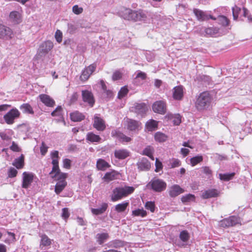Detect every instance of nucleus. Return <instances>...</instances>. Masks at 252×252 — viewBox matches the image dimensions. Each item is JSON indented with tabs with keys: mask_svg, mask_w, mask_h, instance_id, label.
<instances>
[{
	"mask_svg": "<svg viewBox=\"0 0 252 252\" xmlns=\"http://www.w3.org/2000/svg\"><path fill=\"white\" fill-rule=\"evenodd\" d=\"M120 15L124 19L134 21H144L147 19V13L141 10H132L129 8H123Z\"/></svg>",
	"mask_w": 252,
	"mask_h": 252,
	"instance_id": "nucleus-1",
	"label": "nucleus"
},
{
	"mask_svg": "<svg viewBox=\"0 0 252 252\" xmlns=\"http://www.w3.org/2000/svg\"><path fill=\"white\" fill-rule=\"evenodd\" d=\"M135 190L133 187L124 186L114 188L111 194V200L116 202L132 194Z\"/></svg>",
	"mask_w": 252,
	"mask_h": 252,
	"instance_id": "nucleus-2",
	"label": "nucleus"
},
{
	"mask_svg": "<svg viewBox=\"0 0 252 252\" xmlns=\"http://www.w3.org/2000/svg\"><path fill=\"white\" fill-rule=\"evenodd\" d=\"M211 102V97L210 94L204 92L201 93L196 99L195 107L199 111H202L209 108Z\"/></svg>",
	"mask_w": 252,
	"mask_h": 252,
	"instance_id": "nucleus-3",
	"label": "nucleus"
},
{
	"mask_svg": "<svg viewBox=\"0 0 252 252\" xmlns=\"http://www.w3.org/2000/svg\"><path fill=\"white\" fill-rule=\"evenodd\" d=\"M51 158L52 159V164L53 165L51 171L49 173L50 175L56 174H60L61 178H64L67 177V174L61 172L59 168V160L60 157L59 156V152L54 151L50 153Z\"/></svg>",
	"mask_w": 252,
	"mask_h": 252,
	"instance_id": "nucleus-4",
	"label": "nucleus"
},
{
	"mask_svg": "<svg viewBox=\"0 0 252 252\" xmlns=\"http://www.w3.org/2000/svg\"><path fill=\"white\" fill-rule=\"evenodd\" d=\"M148 186L156 192H161L165 189L166 184L161 179L154 178L149 183Z\"/></svg>",
	"mask_w": 252,
	"mask_h": 252,
	"instance_id": "nucleus-5",
	"label": "nucleus"
},
{
	"mask_svg": "<svg viewBox=\"0 0 252 252\" xmlns=\"http://www.w3.org/2000/svg\"><path fill=\"white\" fill-rule=\"evenodd\" d=\"M238 224H241L240 218L235 216L224 219L219 222V225L224 228L233 226Z\"/></svg>",
	"mask_w": 252,
	"mask_h": 252,
	"instance_id": "nucleus-6",
	"label": "nucleus"
},
{
	"mask_svg": "<svg viewBox=\"0 0 252 252\" xmlns=\"http://www.w3.org/2000/svg\"><path fill=\"white\" fill-rule=\"evenodd\" d=\"M53 47V44L50 41L42 43L39 46L36 58L39 59L46 55Z\"/></svg>",
	"mask_w": 252,
	"mask_h": 252,
	"instance_id": "nucleus-7",
	"label": "nucleus"
},
{
	"mask_svg": "<svg viewBox=\"0 0 252 252\" xmlns=\"http://www.w3.org/2000/svg\"><path fill=\"white\" fill-rule=\"evenodd\" d=\"M20 115V113L16 108H13L8 111L3 116V119L5 123L8 125H12L14 123L15 119L18 118Z\"/></svg>",
	"mask_w": 252,
	"mask_h": 252,
	"instance_id": "nucleus-8",
	"label": "nucleus"
},
{
	"mask_svg": "<svg viewBox=\"0 0 252 252\" xmlns=\"http://www.w3.org/2000/svg\"><path fill=\"white\" fill-rule=\"evenodd\" d=\"M52 179L58 180V182L56 184L55 189V191L57 194H59L65 187L67 185V183L65 181L66 178H61L60 175L56 174L50 175Z\"/></svg>",
	"mask_w": 252,
	"mask_h": 252,
	"instance_id": "nucleus-9",
	"label": "nucleus"
},
{
	"mask_svg": "<svg viewBox=\"0 0 252 252\" xmlns=\"http://www.w3.org/2000/svg\"><path fill=\"white\" fill-rule=\"evenodd\" d=\"M35 179H36V177L33 173L24 172L22 174V188H29Z\"/></svg>",
	"mask_w": 252,
	"mask_h": 252,
	"instance_id": "nucleus-10",
	"label": "nucleus"
},
{
	"mask_svg": "<svg viewBox=\"0 0 252 252\" xmlns=\"http://www.w3.org/2000/svg\"><path fill=\"white\" fill-rule=\"evenodd\" d=\"M153 110L160 114H164L166 111V102L164 100H158L156 101L152 106Z\"/></svg>",
	"mask_w": 252,
	"mask_h": 252,
	"instance_id": "nucleus-11",
	"label": "nucleus"
},
{
	"mask_svg": "<svg viewBox=\"0 0 252 252\" xmlns=\"http://www.w3.org/2000/svg\"><path fill=\"white\" fill-rule=\"evenodd\" d=\"M125 123L126 128L130 131H138L141 128V124L138 121L127 119Z\"/></svg>",
	"mask_w": 252,
	"mask_h": 252,
	"instance_id": "nucleus-12",
	"label": "nucleus"
},
{
	"mask_svg": "<svg viewBox=\"0 0 252 252\" xmlns=\"http://www.w3.org/2000/svg\"><path fill=\"white\" fill-rule=\"evenodd\" d=\"M242 11L243 16L248 17L249 22H252V16L249 15V11L245 8L241 9L240 7L235 6L232 8V13L234 20H237L240 12Z\"/></svg>",
	"mask_w": 252,
	"mask_h": 252,
	"instance_id": "nucleus-13",
	"label": "nucleus"
},
{
	"mask_svg": "<svg viewBox=\"0 0 252 252\" xmlns=\"http://www.w3.org/2000/svg\"><path fill=\"white\" fill-rule=\"evenodd\" d=\"M147 110V106L144 103H135L130 108L131 111L141 116L145 114Z\"/></svg>",
	"mask_w": 252,
	"mask_h": 252,
	"instance_id": "nucleus-14",
	"label": "nucleus"
},
{
	"mask_svg": "<svg viewBox=\"0 0 252 252\" xmlns=\"http://www.w3.org/2000/svg\"><path fill=\"white\" fill-rule=\"evenodd\" d=\"M96 65L93 64L86 67L82 72L80 76L81 81H86L87 80L91 75L95 71Z\"/></svg>",
	"mask_w": 252,
	"mask_h": 252,
	"instance_id": "nucleus-15",
	"label": "nucleus"
},
{
	"mask_svg": "<svg viewBox=\"0 0 252 252\" xmlns=\"http://www.w3.org/2000/svg\"><path fill=\"white\" fill-rule=\"evenodd\" d=\"M179 238L181 241L176 242V245L179 247H186L190 238L189 234L187 230H183L179 234Z\"/></svg>",
	"mask_w": 252,
	"mask_h": 252,
	"instance_id": "nucleus-16",
	"label": "nucleus"
},
{
	"mask_svg": "<svg viewBox=\"0 0 252 252\" xmlns=\"http://www.w3.org/2000/svg\"><path fill=\"white\" fill-rule=\"evenodd\" d=\"M193 13L196 16L198 20L200 21H207L209 19H215L214 17L211 15L208 14L206 12H204L198 9H194Z\"/></svg>",
	"mask_w": 252,
	"mask_h": 252,
	"instance_id": "nucleus-17",
	"label": "nucleus"
},
{
	"mask_svg": "<svg viewBox=\"0 0 252 252\" xmlns=\"http://www.w3.org/2000/svg\"><path fill=\"white\" fill-rule=\"evenodd\" d=\"M94 127L99 131H103L106 128L105 123L98 115L96 114L94 118Z\"/></svg>",
	"mask_w": 252,
	"mask_h": 252,
	"instance_id": "nucleus-18",
	"label": "nucleus"
},
{
	"mask_svg": "<svg viewBox=\"0 0 252 252\" xmlns=\"http://www.w3.org/2000/svg\"><path fill=\"white\" fill-rule=\"evenodd\" d=\"M12 34L13 32L9 28L0 24V38H11Z\"/></svg>",
	"mask_w": 252,
	"mask_h": 252,
	"instance_id": "nucleus-19",
	"label": "nucleus"
},
{
	"mask_svg": "<svg viewBox=\"0 0 252 252\" xmlns=\"http://www.w3.org/2000/svg\"><path fill=\"white\" fill-rule=\"evenodd\" d=\"M40 101L47 107H53L55 102L49 95L46 94H41L39 95Z\"/></svg>",
	"mask_w": 252,
	"mask_h": 252,
	"instance_id": "nucleus-20",
	"label": "nucleus"
},
{
	"mask_svg": "<svg viewBox=\"0 0 252 252\" xmlns=\"http://www.w3.org/2000/svg\"><path fill=\"white\" fill-rule=\"evenodd\" d=\"M82 95L83 101L88 103L91 106H93L94 100L92 93L87 90L82 91Z\"/></svg>",
	"mask_w": 252,
	"mask_h": 252,
	"instance_id": "nucleus-21",
	"label": "nucleus"
},
{
	"mask_svg": "<svg viewBox=\"0 0 252 252\" xmlns=\"http://www.w3.org/2000/svg\"><path fill=\"white\" fill-rule=\"evenodd\" d=\"M202 30L204 31V32H202V33L204 34V33L205 35L214 37L220 35V30L216 27L203 28Z\"/></svg>",
	"mask_w": 252,
	"mask_h": 252,
	"instance_id": "nucleus-22",
	"label": "nucleus"
},
{
	"mask_svg": "<svg viewBox=\"0 0 252 252\" xmlns=\"http://www.w3.org/2000/svg\"><path fill=\"white\" fill-rule=\"evenodd\" d=\"M138 168L142 171L149 170L151 168V163L148 160L145 158H143L139 160L137 163Z\"/></svg>",
	"mask_w": 252,
	"mask_h": 252,
	"instance_id": "nucleus-23",
	"label": "nucleus"
},
{
	"mask_svg": "<svg viewBox=\"0 0 252 252\" xmlns=\"http://www.w3.org/2000/svg\"><path fill=\"white\" fill-rule=\"evenodd\" d=\"M10 21L14 24H18L22 21L21 14L17 11H13L9 14Z\"/></svg>",
	"mask_w": 252,
	"mask_h": 252,
	"instance_id": "nucleus-24",
	"label": "nucleus"
},
{
	"mask_svg": "<svg viewBox=\"0 0 252 252\" xmlns=\"http://www.w3.org/2000/svg\"><path fill=\"white\" fill-rule=\"evenodd\" d=\"M119 173L115 170H112L110 172H108L104 175L103 179L105 182H109L114 180L118 179L119 176Z\"/></svg>",
	"mask_w": 252,
	"mask_h": 252,
	"instance_id": "nucleus-25",
	"label": "nucleus"
},
{
	"mask_svg": "<svg viewBox=\"0 0 252 252\" xmlns=\"http://www.w3.org/2000/svg\"><path fill=\"white\" fill-rule=\"evenodd\" d=\"M130 152L126 149H118L114 152L115 157L119 159H124L129 156Z\"/></svg>",
	"mask_w": 252,
	"mask_h": 252,
	"instance_id": "nucleus-26",
	"label": "nucleus"
},
{
	"mask_svg": "<svg viewBox=\"0 0 252 252\" xmlns=\"http://www.w3.org/2000/svg\"><path fill=\"white\" fill-rule=\"evenodd\" d=\"M184 95L183 87L182 86H176L173 89V97L176 100H181Z\"/></svg>",
	"mask_w": 252,
	"mask_h": 252,
	"instance_id": "nucleus-27",
	"label": "nucleus"
},
{
	"mask_svg": "<svg viewBox=\"0 0 252 252\" xmlns=\"http://www.w3.org/2000/svg\"><path fill=\"white\" fill-rule=\"evenodd\" d=\"M183 192L184 189L177 185L171 186L169 190V195L172 197H176Z\"/></svg>",
	"mask_w": 252,
	"mask_h": 252,
	"instance_id": "nucleus-28",
	"label": "nucleus"
},
{
	"mask_svg": "<svg viewBox=\"0 0 252 252\" xmlns=\"http://www.w3.org/2000/svg\"><path fill=\"white\" fill-rule=\"evenodd\" d=\"M113 136H115L117 139L122 143H126L131 141L130 137L126 136L123 133L118 130H116L112 133Z\"/></svg>",
	"mask_w": 252,
	"mask_h": 252,
	"instance_id": "nucleus-29",
	"label": "nucleus"
},
{
	"mask_svg": "<svg viewBox=\"0 0 252 252\" xmlns=\"http://www.w3.org/2000/svg\"><path fill=\"white\" fill-rule=\"evenodd\" d=\"M40 237V248L41 250H44L45 249L44 248L50 246L52 243V240L45 234L41 235Z\"/></svg>",
	"mask_w": 252,
	"mask_h": 252,
	"instance_id": "nucleus-30",
	"label": "nucleus"
},
{
	"mask_svg": "<svg viewBox=\"0 0 252 252\" xmlns=\"http://www.w3.org/2000/svg\"><path fill=\"white\" fill-rule=\"evenodd\" d=\"M219 195V191L215 189H208L202 194L201 197L203 199H208L209 198L215 197Z\"/></svg>",
	"mask_w": 252,
	"mask_h": 252,
	"instance_id": "nucleus-31",
	"label": "nucleus"
},
{
	"mask_svg": "<svg viewBox=\"0 0 252 252\" xmlns=\"http://www.w3.org/2000/svg\"><path fill=\"white\" fill-rule=\"evenodd\" d=\"M168 119L172 120L174 125H179L181 123V116L179 114H169L166 116Z\"/></svg>",
	"mask_w": 252,
	"mask_h": 252,
	"instance_id": "nucleus-32",
	"label": "nucleus"
},
{
	"mask_svg": "<svg viewBox=\"0 0 252 252\" xmlns=\"http://www.w3.org/2000/svg\"><path fill=\"white\" fill-rule=\"evenodd\" d=\"M96 167L98 170L104 171L109 168L110 165L104 159L99 158L96 162Z\"/></svg>",
	"mask_w": 252,
	"mask_h": 252,
	"instance_id": "nucleus-33",
	"label": "nucleus"
},
{
	"mask_svg": "<svg viewBox=\"0 0 252 252\" xmlns=\"http://www.w3.org/2000/svg\"><path fill=\"white\" fill-rule=\"evenodd\" d=\"M70 117L71 120L74 122H79L85 118L84 115L78 111L70 113Z\"/></svg>",
	"mask_w": 252,
	"mask_h": 252,
	"instance_id": "nucleus-34",
	"label": "nucleus"
},
{
	"mask_svg": "<svg viewBox=\"0 0 252 252\" xmlns=\"http://www.w3.org/2000/svg\"><path fill=\"white\" fill-rule=\"evenodd\" d=\"M146 127L148 131L155 130L158 127V122L155 120H150L146 123Z\"/></svg>",
	"mask_w": 252,
	"mask_h": 252,
	"instance_id": "nucleus-35",
	"label": "nucleus"
},
{
	"mask_svg": "<svg viewBox=\"0 0 252 252\" xmlns=\"http://www.w3.org/2000/svg\"><path fill=\"white\" fill-rule=\"evenodd\" d=\"M107 207V204L104 203L101 205L100 207L96 209L92 208L91 211L92 213L94 215H100L106 211Z\"/></svg>",
	"mask_w": 252,
	"mask_h": 252,
	"instance_id": "nucleus-36",
	"label": "nucleus"
},
{
	"mask_svg": "<svg viewBox=\"0 0 252 252\" xmlns=\"http://www.w3.org/2000/svg\"><path fill=\"white\" fill-rule=\"evenodd\" d=\"M129 205V202L127 201L119 203L115 206V210L118 213L124 212Z\"/></svg>",
	"mask_w": 252,
	"mask_h": 252,
	"instance_id": "nucleus-37",
	"label": "nucleus"
},
{
	"mask_svg": "<svg viewBox=\"0 0 252 252\" xmlns=\"http://www.w3.org/2000/svg\"><path fill=\"white\" fill-rule=\"evenodd\" d=\"M154 151V148L151 146H148L143 150V155L149 157L152 160H154V158L153 155Z\"/></svg>",
	"mask_w": 252,
	"mask_h": 252,
	"instance_id": "nucleus-38",
	"label": "nucleus"
},
{
	"mask_svg": "<svg viewBox=\"0 0 252 252\" xmlns=\"http://www.w3.org/2000/svg\"><path fill=\"white\" fill-rule=\"evenodd\" d=\"M108 234L106 233H98L96 236L97 241L100 245L104 243L108 239Z\"/></svg>",
	"mask_w": 252,
	"mask_h": 252,
	"instance_id": "nucleus-39",
	"label": "nucleus"
},
{
	"mask_svg": "<svg viewBox=\"0 0 252 252\" xmlns=\"http://www.w3.org/2000/svg\"><path fill=\"white\" fill-rule=\"evenodd\" d=\"M24 155H21L19 158H16L14 160L13 165L14 166H15L17 169H21L24 166Z\"/></svg>",
	"mask_w": 252,
	"mask_h": 252,
	"instance_id": "nucleus-40",
	"label": "nucleus"
},
{
	"mask_svg": "<svg viewBox=\"0 0 252 252\" xmlns=\"http://www.w3.org/2000/svg\"><path fill=\"white\" fill-rule=\"evenodd\" d=\"M20 109L24 113L33 114L34 112L32 106L28 103H24L21 105Z\"/></svg>",
	"mask_w": 252,
	"mask_h": 252,
	"instance_id": "nucleus-41",
	"label": "nucleus"
},
{
	"mask_svg": "<svg viewBox=\"0 0 252 252\" xmlns=\"http://www.w3.org/2000/svg\"><path fill=\"white\" fill-rule=\"evenodd\" d=\"M155 139L158 142H163L167 139V136L161 132H157L155 134Z\"/></svg>",
	"mask_w": 252,
	"mask_h": 252,
	"instance_id": "nucleus-42",
	"label": "nucleus"
},
{
	"mask_svg": "<svg viewBox=\"0 0 252 252\" xmlns=\"http://www.w3.org/2000/svg\"><path fill=\"white\" fill-rule=\"evenodd\" d=\"M12 133V130L8 129L4 132H0V136L2 140L9 141L11 139Z\"/></svg>",
	"mask_w": 252,
	"mask_h": 252,
	"instance_id": "nucleus-43",
	"label": "nucleus"
},
{
	"mask_svg": "<svg viewBox=\"0 0 252 252\" xmlns=\"http://www.w3.org/2000/svg\"><path fill=\"white\" fill-rule=\"evenodd\" d=\"M101 138L99 135H96L93 132H89L87 135V140L91 142H98Z\"/></svg>",
	"mask_w": 252,
	"mask_h": 252,
	"instance_id": "nucleus-44",
	"label": "nucleus"
},
{
	"mask_svg": "<svg viewBox=\"0 0 252 252\" xmlns=\"http://www.w3.org/2000/svg\"><path fill=\"white\" fill-rule=\"evenodd\" d=\"M214 20H216L219 24L223 26H226L228 25L229 20L228 19L224 16H219L217 18H214Z\"/></svg>",
	"mask_w": 252,
	"mask_h": 252,
	"instance_id": "nucleus-45",
	"label": "nucleus"
},
{
	"mask_svg": "<svg viewBox=\"0 0 252 252\" xmlns=\"http://www.w3.org/2000/svg\"><path fill=\"white\" fill-rule=\"evenodd\" d=\"M203 161V157L200 155H198L194 157H192L190 159V164L192 166H194L198 163Z\"/></svg>",
	"mask_w": 252,
	"mask_h": 252,
	"instance_id": "nucleus-46",
	"label": "nucleus"
},
{
	"mask_svg": "<svg viewBox=\"0 0 252 252\" xmlns=\"http://www.w3.org/2000/svg\"><path fill=\"white\" fill-rule=\"evenodd\" d=\"M235 173H226V174H219V178L221 180L228 181L232 179L234 176Z\"/></svg>",
	"mask_w": 252,
	"mask_h": 252,
	"instance_id": "nucleus-47",
	"label": "nucleus"
},
{
	"mask_svg": "<svg viewBox=\"0 0 252 252\" xmlns=\"http://www.w3.org/2000/svg\"><path fill=\"white\" fill-rule=\"evenodd\" d=\"M132 215L133 216H140L141 217H144L146 216L147 212L143 209H138L132 211Z\"/></svg>",
	"mask_w": 252,
	"mask_h": 252,
	"instance_id": "nucleus-48",
	"label": "nucleus"
},
{
	"mask_svg": "<svg viewBox=\"0 0 252 252\" xmlns=\"http://www.w3.org/2000/svg\"><path fill=\"white\" fill-rule=\"evenodd\" d=\"M195 199V196L193 194H188L184 195L181 198V201L183 203H188L190 201H193Z\"/></svg>",
	"mask_w": 252,
	"mask_h": 252,
	"instance_id": "nucleus-49",
	"label": "nucleus"
},
{
	"mask_svg": "<svg viewBox=\"0 0 252 252\" xmlns=\"http://www.w3.org/2000/svg\"><path fill=\"white\" fill-rule=\"evenodd\" d=\"M128 90L126 87H123L121 88L120 91L119 92L118 94V97L119 98H122L125 97L128 93Z\"/></svg>",
	"mask_w": 252,
	"mask_h": 252,
	"instance_id": "nucleus-50",
	"label": "nucleus"
},
{
	"mask_svg": "<svg viewBox=\"0 0 252 252\" xmlns=\"http://www.w3.org/2000/svg\"><path fill=\"white\" fill-rule=\"evenodd\" d=\"M7 234L9 237L5 240V243L7 244H10L14 242L15 241V235L14 233L8 231Z\"/></svg>",
	"mask_w": 252,
	"mask_h": 252,
	"instance_id": "nucleus-51",
	"label": "nucleus"
},
{
	"mask_svg": "<svg viewBox=\"0 0 252 252\" xmlns=\"http://www.w3.org/2000/svg\"><path fill=\"white\" fill-rule=\"evenodd\" d=\"M62 113V108L61 106H58L55 110H54L52 113L51 115L53 117L55 116H60Z\"/></svg>",
	"mask_w": 252,
	"mask_h": 252,
	"instance_id": "nucleus-52",
	"label": "nucleus"
},
{
	"mask_svg": "<svg viewBox=\"0 0 252 252\" xmlns=\"http://www.w3.org/2000/svg\"><path fill=\"white\" fill-rule=\"evenodd\" d=\"M55 37L58 43H61L63 39L62 32L59 30H57L55 32Z\"/></svg>",
	"mask_w": 252,
	"mask_h": 252,
	"instance_id": "nucleus-53",
	"label": "nucleus"
},
{
	"mask_svg": "<svg viewBox=\"0 0 252 252\" xmlns=\"http://www.w3.org/2000/svg\"><path fill=\"white\" fill-rule=\"evenodd\" d=\"M100 84L104 93H106L108 96H111L112 95V92L109 90H107L106 86L103 80L100 81Z\"/></svg>",
	"mask_w": 252,
	"mask_h": 252,
	"instance_id": "nucleus-54",
	"label": "nucleus"
},
{
	"mask_svg": "<svg viewBox=\"0 0 252 252\" xmlns=\"http://www.w3.org/2000/svg\"><path fill=\"white\" fill-rule=\"evenodd\" d=\"M170 164L172 168H175L181 165V161L178 159L174 158L170 161Z\"/></svg>",
	"mask_w": 252,
	"mask_h": 252,
	"instance_id": "nucleus-55",
	"label": "nucleus"
},
{
	"mask_svg": "<svg viewBox=\"0 0 252 252\" xmlns=\"http://www.w3.org/2000/svg\"><path fill=\"white\" fill-rule=\"evenodd\" d=\"M72 11L75 14H79L82 13L83 9L82 7H79L77 5H75L73 6Z\"/></svg>",
	"mask_w": 252,
	"mask_h": 252,
	"instance_id": "nucleus-56",
	"label": "nucleus"
},
{
	"mask_svg": "<svg viewBox=\"0 0 252 252\" xmlns=\"http://www.w3.org/2000/svg\"><path fill=\"white\" fill-rule=\"evenodd\" d=\"M10 150L13 152H18L21 151V148L14 141L12 142L11 146L10 147Z\"/></svg>",
	"mask_w": 252,
	"mask_h": 252,
	"instance_id": "nucleus-57",
	"label": "nucleus"
},
{
	"mask_svg": "<svg viewBox=\"0 0 252 252\" xmlns=\"http://www.w3.org/2000/svg\"><path fill=\"white\" fill-rule=\"evenodd\" d=\"M145 207L147 209L150 210L152 212L155 211V204L152 202H147L145 204Z\"/></svg>",
	"mask_w": 252,
	"mask_h": 252,
	"instance_id": "nucleus-58",
	"label": "nucleus"
},
{
	"mask_svg": "<svg viewBox=\"0 0 252 252\" xmlns=\"http://www.w3.org/2000/svg\"><path fill=\"white\" fill-rule=\"evenodd\" d=\"M155 164H156L155 171L156 172H158L160 169H161L162 168V163L158 158H156Z\"/></svg>",
	"mask_w": 252,
	"mask_h": 252,
	"instance_id": "nucleus-59",
	"label": "nucleus"
},
{
	"mask_svg": "<svg viewBox=\"0 0 252 252\" xmlns=\"http://www.w3.org/2000/svg\"><path fill=\"white\" fill-rule=\"evenodd\" d=\"M17 171L14 168H11L8 171V177L13 178L17 175Z\"/></svg>",
	"mask_w": 252,
	"mask_h": 252,
	"instance_id": "nucleus-60",
	"label": "nucleus"
},
{
	"mask_svg": "<svg viewBox=\"0 0 252 252\" xmlns=\"http://www.w3.org/2000/svg\"><path fill=\"white\" fill-rule=\"evenodd\" d=\"M62 216L65 220L67 219L69 217V213L67 208H64L62 209Z\"/></svg>",
	"mask_w": 252,
	"mask_h": 252,
	"instance_id": "nucleus-61",
	"label": "nucleus"
},
{
	"mask_svg": "<svg viewBox=\"0 0 252 252\" xmlns=\"http://www.w3.org/2000/svg\"><path fill=\"white\" fill-rule=\"evenodd\" d=\"M71 165V160L65 158L63 160V167L66 169H69Z\"/></svg>",
	"mask_w": 252,
	"mask_h": 252,
	"instance_id": "nucleus-62",
	"label": "nucleus"
},
{
	"mask_svg": "<svg viewBox=\"0 0 252 252\" xmlns=\"http://www.w3.org/2000/svg\"><path fill=\"white\" fill-rule=\"evenodd\" d=\"M122 73L119 71H115L112 76V79L113 80H118L121 78Z\"/></svg>",
	"mask_w": 252,
	"mask_h": 252,
	"instance_id": "nucleus-63",
	"label": "nucleus"
},
{
	"mask_svg": "<svg viewBox=\"0 0 252 252\" xmlns=\"http://www.w3.org/2000/svg\"><path fill=\"white\" fill-rule=\"evenodd\" d=\"M78 95L77 93H73L69 98L70 104L73 103L75 102L78 98Z\"/></svg>",
	"mask_w": 252,
	"mask_h": 252,
	"instance_id": "nucleus-64",
	"label": "nucleus"
}]
</instances>
